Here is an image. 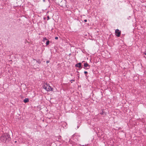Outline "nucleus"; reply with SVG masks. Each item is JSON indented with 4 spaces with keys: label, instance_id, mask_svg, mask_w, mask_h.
<instances>
[{
    "label": "nucleus",
    "instance_id": "nucleus-1",
    "mask_svg": "<svg viewBox=\"0 0 146 146\" xmlns=\"http://www.w3.org/2000/svg\"><path fill=\"white\" fill-rule=\"evenodd\" d=\"M9 138L10 136L7 134H3L0 137V140L2 141L5 142H8Z\"/></svg>",
    "mask_w": 146,
    "mask_h": 146
},
{
    "label": "nucleus",
    "instance_id": "nucleus-2",
    "mask_svg": "<svg viewBox=\"0 0 146 146\" xmlns=\"http://www.w3.org/2000/svg\"><path fill=\"white\" fill-rule=\"evenodd\" d=\"M43 87V88L47 91H53V88L47 83L44 84Z\"/></svg>",
    "mask_w": 146,
    "mask_h": 146
},
{
    "label": "nucleus",
    "instance_id": "nucleus-3",
    "mask_svg": "<svg viewBox=\"0 0 146 146\" xmlns=\"http://www.w3.org/2000/svg\"><path fill=\"white\" fill-rule=\"evenodd\" d=\"M121 32L117 29L115 31V35L117 37H119L121 35Z\"/></svg>",
    "mask_w": 146,
    "mask_h": 146
},
{
    "label": "nucleus",
    "instance_id": "nucleus-4",
    "mask_svg": "<svg viewBox=\"0 0 146 146\" xmlns=\"http://www.w3.org/2000/svg\"><path fill=\"white\" fill-rule=\"evenodd\" d=\"M84 66L85 67L87 68V69H89L90 67V65L86 62L84 63Z\"/></svg>",
    "mask_w": 146,
    "mask_h": 146
},
{
    "label": "nucleus",
    "instance_id": "nucleus-5",
    "mask_svg": "<svg viewBox=\"0 0 146 146\" xmlns=\"http://www.w3.org/2000/svg\"><path fill=\"white\" fill-rule=\"evenodd\" d=\"M81 63H79L76 64L75 66L77 67L80 68L81 67Z\"/></svg>",
    "mask_w": 146,
    "mask_h": 146
},
{
    "label": "nucleus",
    "instance_id": "nucleus-6",
    "mask_svg": "<svg viewBox=\"0 0 146 146\" xmlns=\"http://www.w3.org/2000/svg\"><path fill=\"white\" fill-rule=\"evenodd\" d=\"M24 102L25 103H27L29 102V100L28 98H26L23 100Z\"/></svg>",
    "mask_w": 146,
    "mask_h": 146
},
{
    "label": "nucleus",
    "instance_id": "nucleus-7",
    "mask_svg": "<svg viewBox=\"0 0 146 146\" xmlns=\"http://www.w3.org/2000/svg\"><path fill=\"white\" fill-rule=\"evenodd\" d=\"M49 42H50V41L49 40H48L46 42V45H48L49 44Z\"/></svg>",
    "mask_w": 146,
    "mask_h": 146
},
{
    "label": "nucleus",
    "instance_id": "nucleus-8",
    "mask_svg": "<svg viewBox=\"0 0 146 146\" xmlns=\"http://www.w3.org/2000/svg\"><path fill=\"white\" fill-rule=\"evenodd\" d=\"M47 40V39L46 38H44L43 39L42 41H43V42H45V40Z\"/></svg>",
    "mask_w": 146,
    "mask_h": 146
},
{
    "label": "nucleus",
    "instance_id": "nucleus-9",
    "mask_svg": "<svg viewBox=\"0 0 146 146\" xmlns=\"http://www.w3.org/2000/svg\"><path fill=\"white\" fill-rule=\"evenodd\" d=\"M36 62H38V63H40L41 62L40 61V60H38L36 61Z\"/></svg>",
    "mask_w": 146,
    "mask_h": 146
},
{
    "label": "nucleus",
    "instance_id": "nucleus-10",
    "mask_svg": "<svg viewBox=\"0 0 146 146\" xmlns=\"http://www.w3.org/2000/svg\"><path fill=\"white\" fill-rule=\"evenodd\" d=\"M55 39L56 40H57L58 39V37H56L55 38Z\"/></svg>",
    "mask_w": 146,
    "mask_h": 146
},
{
    "label": "nucleus",
    "instance_id": "nucleus-11",
    "mask_svg": "<svg viewBox=\"0 0 146 146\" xmlns=\"http://www.w3.org/2000/svg\"><path fill=\"white\" fill-rule=\"evenodd\" d=\"M84 73L85 74H87L88 72L87 71H84Z\"/></svg>",
    "mask_w": 146,
    "mask_h": 146
},
{
    "label": "nucleus",
    "instance_id": "nucleus-12",
    "mask_svg": "<svg viewBox=\"0 0 146 146\" xmlns=\"http://www.w3.org/2000/svg\"><path fill=\"white\" fill-rule=\"evenodd\" d=\"M84 21L85 22H86L87 21V20L86 19H85L84 20Z\"/></svg>",
    "mask_w": 146,
    "mask_h": 146
},
{
    "label": "nucleus",
    "instance_id": "nucleus-13",
    "mask_svg": "<svg viewBox=\"0 0 146 146\" xmlns=\"http://www.w3.org/2000/svg\"><path fill=\"white\" fill-rule=\"evenodd\" d=\"M74 81V80H71L70 81V82H71V83H72V81Z\"/></svg>",
    "mask_w": 146,
    "mask_h": 146
},
{
    "label": "nucleus",
    "instance_id": "nucleus-14",
    "mask_svg": "<svg viewBox=\"0 0 146 146\" xmlns=\"http://www.w3.org/2000/svg\"><path fill=\"white\" fill-rule=\"evenodd\" d=\"M46 62V63L47 64L49 62V61H47Z\"/></svg>",
    "mask_w": 146,
    "mask_h": 146
},
{
    "label": "nucleus",
    "instance_id": "nucleus-15",
    "mask_svg": "<svg viewBox=\"0 0 146 146\" xmlns=\"http://www.w3.org/2000/svg\"><path fill=\"white\" fill-rule=\"evenodd\" d=\"M144 54L146 55V51L144 53Z\"/></svg>",
    "mask_w": 146,
    "mask_h": 146
},
{
    "label": "nucleus",
    "instance_id": "nucleus-16",
    "mask_svg": "<svg viewBox=\"0 0 146 146\" xmlns=\"http://www.w3.org/2000/svg\"><path fill=\"white\" fill-rule=\"evenodd\" d=\"M101 114H103V112L102 111V113H101Z\"/></svg>",
    "mask_w": 146,
    "mask_h": 146
},
{
    "label": "nucleus",
    "instance_id": "nucleus-17",
    "mask_svg": "<svg viewBox=\"0 0 146 146\" xmlns=\"http://www.w3.org/2000/svg\"><path fill=\"white\" fill-rule=\"evenodd\" d=\"M47 18H48V19H49V17L48 16H47Z\"/></svg>",
    "mask_w": 146,
    "mask_h": 146
}]
</instances>
